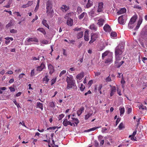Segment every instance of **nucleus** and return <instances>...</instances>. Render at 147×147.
<instances>
[{"mask_svg": "<svg viewBox=\"0 0 147 147\" xmlns=\"http://www.w3.org/2000/svg\"><path fill=\"white\" fill-rule=\"evenodd\" d=\"M10 32L11 33H16L17 32V30H16L12 29L10 30Z\"/></svg>", "mask_w": 147, "mask_h": 147, "instance_id": "obj_52", "label": "nucleus"}, {"mask_svg": "<svg viewBox=\"0 0 147 147\" xmlns=\"http://www.w3.org/2000/svg\"><path fill=\"white\" fill-rule=\"evenodd\" d=\"M83 35V32L82 31L77 34V38L78 39H80L82 38Z\"/></svg>", "mask_w": 147, "mask_h": 147, "instance_id": "obj_36", "label": "nucleus"}, {"mask_svg": "<svg viewBox=\"0 0 147 147\" xmlns=\"http://www.w3.org/2000/svg\"><path fill=\"white\" fill-rule=\"evenodd\" d=\"M105 20L103 18H100L98 20L97 24L99 27L102 26L103 25L105 22Z\"/></svg>", "mask_w": 147, "mask_h": 147, "instance_id": "obj_14", "label": "nucleus"}, {"mask_svg": "<svg viewBox=\"0 0 147 147\" xmlns=\"http://www.w3.org/2000/svg\"><path fill=\"white\" fill-rule=\"evenodd\" d=\"M9 88L11 92H14L15 91V89L13 87H9Z\"/></svg>", "mask_w": 147, "mask_h": 147, "instance_id": "obj_63", "label": "nucleus"}, {"mask_svg": "<svg viewBox=\"0 0 147 147\" xmlns=\"http://www.w3.org/2000/svg\"><path fill=\"white\" fill-rule=\"evenodd\" d=\"M66 81L67 83V84H68L69 82H74L75 81H74L72 76H69V77H67Z\"/></svg>", "mask_w": 147, "mask_h": 147, "instance_id": "obj_16", "label": "nucleus"}, {"mask_svg": "<svg viewBox=\"0 0 147 147\" xmlns=\"http://www.w3.org/2000/svg\"><path fill=\"white\" fill-rule=\"evenodd\" d=\"M124 125L123 123H120L118 126L119 129L120 130H122V129L124 128Z\"/></svg>", "mask_w": 147, "mask_h": 147, "instance_id": "obj_39", "label": "nucleus"}, {"mask_svg": "<svg viewBox=\"0 0 147 147\" xmlns=\"http://www.w3.org/2000/svg\"><path fill=\"white\" fill-rule=\"evenodd\" d=\"M105 46L103 44H100L99 46H98L99 51H101L102 50L105 48Z\"/></svg>", "mask_w": 147, "mask_h": 147, "instance_id": "obj_34", "label": "nucleus"}, {"mask_svg": "<svg viewBox=\"0 0 147 147\" xmlns=\"http://www.w3.org/2000/svg\"><path fill=\"white\" fill-rule=\"evenodd\" d=\"M13 102L14 103H15V105H16L18 108H19V107H20L19 104L17 103L16 100H14Z\"/></svg>", "mask_w": 147, "mask_h": 147, "instance_id": "obj_55", "label": "nucleus"}, {"mask_svg": "<svg viewBox=\"0 0 147 147\" xmlns=\"http://www.w3.org/2000/svg\"><path fill=\"white\" fill-rule=\"evenodd\" d=\"M24 76H25V74H21L19 75L18 78L19 79H22L23 78Z\"/></svg>", "mask_w": 147, "mask_h": 147, "instance_id": "obj_59", "label": "nucleus"}, {"mask_svg": "<svg viewBox=\"0 0 147 147\" xmlns=\"http://www.w3.org/2000/svg\"><path fill=\"white\" fill-rule=\"evenodd\" d=\"M127 19V16L125 15H123L120 16L118 18V22L121 24H125Z\"/></svg>", "mask_w": 147, "mask_h": 147, "instance_id": "obj_4", "label": "nucleus"}, {"mask_svg": "<svg viewBox=\"0 0 147 147\" xmlns=\"http://www.w3.org/2000/svg\"><path fill=\"white\" fill-rule=\"evenodd\" d=\"M61 127H48V128H47V130H50V129H53V130H54V129H55L56 128L59 129Z\"/></svg>", "mask_w": 147, "mask_h": 147, "instance_id": "obj_45", "label": "nucleus"}, {"mask_svg": "<svg viewBox=\"0 0 147 147\" xmlns=\"http://www.w3.org/2000/svg\"><path fill=\"white\" fill-rule=\"evenodd\" d=\"M48 69L49 71V74H51L54 72L55 70L52 64H48Z\"/></svg>", "mask_w": 147, "mask_h": 147, "instance_id": "obj_11", "label": "nucleus"}, {"mask_svg": "<svg viewBox=\"0 0 147 147\" xmlns=\"http://www.w3.org/2000/svg\"><path fill=\"white\" fill-rule=\"evenodd\" d=\"M93 0H88L87 3L86 5V7L88 8L92 6L93 5Z\"/></svg>", "mask_w": 147, "mask_h": 147, "instance_id": "obj_22", "label": "nucleus"}, {"mask_svg": "<svg viewBox=\"0 0 147 147\" xmlns=\"http://www.w3.org/2000/svg\"><path fill=\"white\" fill-rule=\"evenodd\" d=\"M36 106L37 108L41 109L42 111L43 110V104L40 102H37V103Z\"/></svg>", "mask_w": 147, "mask_h": 147, "instance_id": "obj_30", "label": "nucleus"}, {"mask_svg": "<svg viewBox=\"0 0 147 147\" xmlns=\"http://www.w3.org/2000/svg\"><path fill=\"white\" fill-rule=\"evenodd\" d=\"M37 30L41 32L43 34H45L46 33V32L42 28H38V29H37Z\"/></svg>", "mask_w": 147, "mask_h": 147, "instance_id": "obj_42", "label": "nucleus"}, {"mask_svg": "<svg viewBox=\"0 0 147 147\" xmlns=\"http://www.w3.org/2000/svg\"><path fill=\"white\" fill-rule=\"evenodd\" d=\"M67 25L71 26L73 25V20L71 18H68L67 20Z\"/></svg>", "mask_w": 147, "mask_h": 147, "instance_id": "obj_25", "label": "nucleus"}, {"mask_svg": "<svg viewBox=\"0 0 147 147\" xmlns=\"http://www.w3.org/2000/svg\"><path fill=\"white\" fill-rule=\"evenodd\" d=\"M64 115L63 114H61L60 115H59V117H58V119L59 120H61L62 118L64 117Z\"/></svg>", "mask_w": 147, "mask_h": 147, "instance_id": "obj_53", "label": "nucleus"}, {"mask_svg": "<svg viewBox=\"0 0 147 147\" xmlns=\"http://www.w3.org/2000/svg\"><path fill=\"white\" fill-rule=\"evenodd\" d=\"M39 5H38V4H37L36 6V7H35V10H34V11L35 12H36L37 11L38 9V8L39 7Z\"/></svg>", "mask_w": 147, "mask_h": 147, "instance_id": "obj_62", "label": "nucleus"}, {"mask_svg": "<svg viewBox=\"0 0 147 147\" xmlns=\"http://www.w3.org/2000/svg\"><path fill=\"white\" fill-rule=\"evenodd\" d=\"M104 30L106 32H110L111 31V28L108 24H105L103 27Z\"/></svg>", "mask_w": 147, "mask_h": 147, "instance_id": "obj_17", "label": "nucleus"}, {"mask_svg": "<svg viewBox=\"0 0 147 147\" xmlns=\"http://www.w3.org/2000/svg\"><path fill=\"white\" fill-rule=\"evenodd\" d=\"M49 75L47 74L45 76V77L42 79V81L44 82L45 84H47L49 80Z\"/></svg>", "mask_w": 147, "mask_h": 147, "instance_id": "obj_19", "label": "nucleus"}, {"mask_svg": "<svg viewBox=\"0 0 147 147\" xmlns=\"http://www.w3.org/2000/svg\"><path fill=\"white\" fill-rule=\"evenodd\" d=\"M46 68L45 65L43 62H42L40 65L37 66L36 67V71H42L43 69Z\"/></svg>", "mask_w": 147, "mask_h": 147, "instance_id": "obj_6", "label": "nucleus"}, {"mask_svg": "<svg viewBox=\"0 0 147 147\" xmlns=\"http://www.w3.org/2000/svg\"><path fill=\"white\" fill-rule=\"evenodd\" d=\"M71 121L72 123H73V125L75 126V124L76 126H77L78 124L80 123V121L77 118H75L74 117H71Z\"/></svg>", "mask_w": 147, "mask_h": 147, "instance_id": "obj_10", "label": "nucleus"}, {"mask_svg": "<svg viewBox=\"0 0 147 147\" xmlns=\"http://www.w3.org/2000/svg\"><path fill=\"white\" fill-rule=\"evenodd\" d=\"M5 39L6 40L5 43L6 44H9L10 42V40L13 41V40L12 37H7L5 38Z\"/></svg>", "mask_w": 147, "mask_h": 147, "instance_id": "obj_27", "label": "nucleus"}, {"mask_svg": "<svg viewBox=\"0 0 147 147\" xmlns=\"http://www.w3.org/2000/svg\"><path fill=\"white\" fill-rule=\"evenodd\" d=\"M12 25V22H10L9 23L6 25V27L7 28H9V27L11 26Z\"/></svg>", "mask_w": 147, "mask_h": 147, "instance_id": "obj_57", "label": "nucleus"}, {"mask_svg": "<svg viewBox=\"0 0 147 147\" xmlns=\"http://www.w3.org/2000/svg\"><path fill=\"white\" fill-rule=\"evenodd\" d=\"M84 111V107H82L78 109L77 111V114L78 116H80L82 113V112Z\"/></svg>", "mask_w": 147, "mask_h": 147, "instance_id": "obj_26", "label": "nucleus"}, {"mask_svg": "<svg viewBox=\"0 0 147 147\" xmlns=\"http://www.w3.org/2000/svg\"><path fill=\"white\" fill-rule=\"evenodd\" d=\"M117 60H116V61L115 62V63L116 64V66L117 67H119L122 64H123V63H124V61H122L119 63H118V62H117Z\"/></svg>", "mask_w": 147, "mask_h": 147, "instance_id": "obj_33", "label": "nucleus"}, {"mask_svg": "<svg viewBox=\"0 0 147 147\" xmlns=\"http://www.w3.org/2000/svg\"><path fill=\"white\" fill-rule=\"evenodd\" d=\"M66 72V71L65 70H63L61 72L60 74L59 75L60 77H61L63 75L65 74Z\"/></svg>", "mask_w": 147, "mask_h": 147, "instance_id": "obj_48", "label": "nucleus"}, {"mask_svg": "<svg viewBox=\"0 0 147 147\" xmlns=\"http://www.w3.org/2000/svg\"><path fill=\"white\" fill-rule=\"evenodd\" d=\"M32 1H28L27 4V7H28V6H30L31 5H32Z\"/></svg>", "mask_w": 147, "mask_h": 147, "instance_id": "obj_64", "label": "nucleus"}, {"mask_svg": "<svg viewBox=\"0 0 147 147\" xmlns=\"http://www.w3.org/2000/svg\"><path fill=\"white\" fill-rule=\"evenodd\" d=\"M49 106H50L51 107H54L55 106V104L54 103V102H50L49 103Z\"/></svg>", "mask_w": 147, "mask_h": 147, "instance_id": "obj_50", "label": "nucleus"}, {"mask_svg": "<svg viewBox=\"0 0 147 147\" xmlns=\"http://www.w3.org/2000/svg\"><path fill=\"white\" fill-rule=\"evenodd\" d=\"M111 92H116V87L114 86H111Z\"/></svg>", "mask_w": 147, "mask_h": 147, "instance_id": "obj_44", "label": "nucleus"}, {"mask_svg": "<svg viewBox=\"0 0 147 147\" xmlns=\"http://www.w3.org/2000/svg\"><path fill=\"white\" fill-rule=\"evenodd\" d=\"M106 80L107 82H110L111 81V78L110 77H109V76L106 78Z\"/></svg>", "mask_w": 147, "mask_h": 147, "instance_id": "obj_60", "label": "nucleus"}, {"mask_svg": "<svg viewBox=\"0 0 147 147\" xmlns=\"http://www.w3.org/2000/svg\"><path fill=\"white\" fill-rule=\"evenodd\" d=\"M47 21L46 20H42V24L45 26L47 27V28H49V25H48V24H47Z\"/></svg>", "mask_w": 147, "mask_h": 147, "instance_id": "obj_32", "label": "nucleus"}, {"mask_svg": "<svg viewBox=\"0 0 147 147\" xmlns=\"http://www.w3.org/2000/svg\"><path fill=\"white\" fill-rule=\"evenodd\" d=\"M69 9V7L68 6L65 5H63L60 7V10L63 12H65L67 11Z\"/></svg>", "mask_w": 147, "mask_h": 147, "instance_id": "obj_12", "label": "nucleus"}, {"mask_svg": "<svg viewBox=\"0 0 147 147\" xmlns=\"http://www.w3.org/2000/svg\"><path fill=\"white\" fill-rule=\"evenodd\" d=\"M119 110L120 111V116H122L123 115L125 111V109L124 107L119 108Z\"/></svg>", "mask_w": 147, "mask_h": 147, "instance_id": "obj_31", "label": "nucleus"}, {"mask_svg": "<svg viewBox=\"0 0 147 147\" xmlns=\"http://www.w3.org/2000/svg\"><path fill=\"white\" fill-rule=\"evenodd\" d=\"M88 31L86 30L85 31V34L84 35V39L85 41H88L89 40V37L88 36L89 35Z\"/></svg>", "mask_w": 147, "mask_h": 147, "instance_id": "obj_20", "label": "nucleus"}, {"mask_svg": "<svg viewBox=\"0 0 147 147\" xmlns=\"http://www.w3.org/2000/svg\"><path fill=\"white\" fill-rule=\"evenodd\" d=\"M137 19L136 16H134L131 17L129 21V24H134L135 22Z\"/></svg>", "mask_w": 147, "mask_h": 147, "instance_id": "obj_24", "label": "nucleus"}, {"mask_svg": "<svg viewBox=\"0 0 147 147\" xmlns=\"http://www.w3.org/2000/svg\"><path fill=\"white\" fill-rule=\"evenodd\" d=\"M109 51H106L105 52H104V53H102V59H104L105 57V56H108V54L109 53Z\"/></svg>", "mask_w": 147, "mask_h": 147, "instance_id": "obj_35", "label": "nucleus"}, {"mask_svg": "<svg viewBox=\"0 0 147 147\" xmlns=\"http://www.w3.org/2000/svg\"><path fill=\"white\" fill-rule=\"evenodd\" d=\"M93 114V112H89V113H87V114L86 115H85L84 119L85 120H87V119H88V118L90 117L91 116H92V115Z\"/></svg>", "mask_w": 147, "mask_h": 147, "instance_id": "obj_29", "label": "nucleus"}, {"mask_svg": "<svg viewBox=\"0 0 147 147\" xmlns=\"http://www.w3.org/2000/svg\"><path fill=\"white\" fill-rule=\"evenodd\" d=\"M102 87V85L101 84H99V85H96L95 87L94 91H98L100 92L101 91V89Z\"/></svg>", "mask_w": 147, "mask_h": 147, "instance_id": "obj_15", "label": "nucleus"}, {"mask_svg": "<svg viewBox=\"0 0 147 147\" xmlns=\"http://www.w3.org/2000/svg\"><path fill=\"white\" fill-rule=\"evenodd\" d=\"M34 74L35 71L34 69L32 70L30 73V76L32 77H33V76H34Z\"/></svg>", "mask_w": 147, "mask_h": 147, "instance_id": "obj_54", "label": "nucleus"}, {"mask_svg": "<svg viewBox=\"0 0 147 147\" xmlns=\"http://www.w3.org/2000/svg\"><path fill=\"white\" fill-rule=\"evenodd\" d=\"M111 36L113 37H116L117 36V34L115 32H111Z\"/></svg>", "mask_w": 147, "mask_h": 147, "instance_id": "obj_46", "label": "nucleus"}, {"mask_svg": "<svg viewBox=\"0 0 147 147\" xmlns=\"http://www.w3.org/2000/svg\"><path fill=\"white\" fill-rule=\"evenodd\" d=\"M125 83V81L124 78H122L121 79V83L122 84V87H123L124 86L123 84H124Z\"/></svg>", "mask_w": 147, "mask_h": 147, "instance_id": "obj_56", "label": "nucleus"}, {"mask_svg": "<svg viewBox=\"0 0 147 147\" xmlns=\"http://www.w3.org/2000/svg\"><path fill=\"white\" fill-rule=\"evenodd\" d=\"M90 29L93 31H96L97 29V27L94 24H92L90 25Z\"/></svg>", "mask_w": 147, "mask_h": 147, "instance_id": "obj_28", "label": "nucleus"}, {"mask_svg": "<svg viewBox=\"0 0 147 147\" xmlns=\"http://www.w3.org/2000/svg\"><path fill=\"white\" fill-rule=\"evenodd\" d=\"M126 8H121L117 12V13L118 15H120L121 14H124V13H126Z\"/></svg>", "mask_w": 147, "mask_h": 147, "instance_id": "obj_18", "label": "nucleus"}, {"mask_svg": "<svg viewBox=\"0 0 147 147\" xmlns=\"http://www.w3.org/2000/svg\"><path fill=\"white\" fill-rule=\"evenodd\" d=\"M56 81V78H53L51 80V85H52L55 83Z\"/></svg>", "mask_w": 147, "mask_h": 147, "instance_id": "obj_51", "label": "nucleus"}, {"mask_svg": "<svg viewBox=\"0 0 147 147\" xmlns=\"http://www.w3.org/2000/svg\"><path fill=\"white\" fill-rule=\"evenodd\" d=\"M113 53L112 52H109L107 58L106 59V60L105 61V63H109L112 61L113 59Z\"/></svg>", "mask_w": 147, "mask_h": 147, "instance_id": "obj_8", "label": "nucleus"}, {"mask_svg": "<svg viewBox=\"0 0 147 147\" xmlns=\"http://www.w3.org/2000/svg\"><path fill=\"white\" fill-rule=\"evenodd\" d=\"M144 28L145 30L144 31L143 30L141 34V36L143 37V39L146 37L145 35L147 36V25H146L145 26Z\"/></svg>", "mask_w": 147, "mask_h": 147, "instance_id": "obj_13", "label": "nucleus"}, {"mask_svg": "<svg viewBox=\"0 0 147 147\" xmlns=\"http://www.w3.org/2000/svg\"><path fill=\"white\" fill-rule=\"evenodd\" d=\"M67 88L68 89H69L70 88L76 89L77 88L76 85L75 81L73 82H69V83L68 84Z\"/></svg>", "mask_w": 147, "mask_h": 147, "instance_id": "obj_5", "label": "nucleus"}, {"mask_svg": "<svg viewBox=\"0 0 147 147\" xmlns=\"http://www.w3.org/2000/svg\"><path fill=\"white\" fill-rule=\"evenodd\" d=\"M142 21H138V23L137 25L136 26V27L134 29L135 30H136L138 29L139 28L140 26V25L142 24Z\"/></svg>", "mask_w": 147, "mask_h": 147, "instance_id": "obj_41", "label": "nucleus"}, {"mask_svg": "<svg viewBox=\"0 0 147 147\" xmlns=\"http://www.w3.org/2000/svg\"><path fill=\"white\" fill-rule=\"evenodd\" d=\"M80 89L81 91H83L85 88V86L83 85V84H81V86L80 87Z\"/></svg>", "mask_w": 147, "mask_h": 147, "instance_id": "obj_47", "label": "nucleus"}, {"mask_svg": "<svg viewBox=\"0 0 147 147\" xmlns=\"http://www.w3.org/2000/svg\"><path fill=\"white\" fill-rule=\"evenodd\" d=\"M73 123H72L71 120H68L67 119H64V120L63 121V125L65 126H66L67 125H69L72 126H73Z\"/></svg>", "mask_w": 147, "mask_h": 147, "instance_id": "obj_7", "label": "nucleus"}, {"mask_svg": "<svg viewBox=\"0 0 147 147\" xmlns=\"http://www.w3.org/2000/svg\"><path fill=\"white\" fill-rule=\"evenodd\" d=\"M98 128V127H92V128L89 129L88 130H85L84 131L85 132H88L92 131H94L95 130H96V129Z\"/></svg>", "mask_w": 147, "mask_h": 147, "instance_id": "obj_37", "label": "nucleus"}, {"mask_svg": "<svg viewBox=\"0 0 147 147\" xmlns=\"http://www.w3.org/2000/svg\"><path fill=\"white\" fill-rule=\"evenodd\" d=\"M21 70L20 69L15 70V72L16 73V74H18L20 72H21Z\"/></svg>", "mask_w": 147, "mask_h": 147, "instance_id": "obj_61", "label": "nucleus"}, {"mask_svg": "<svg viewBox=\"0 0 147 147\" xmlns=\"http://www.w3.org/2000/svg\"><path fill=\"white\" fill-rule=\"evenodd\" d=\"M84 76V73L83 72L80 73L79 74H78L76 76V78L77 79H79V80H80Z\"/></svg>", "mask_w": 147, "mask_h": 147, "instance_id": "obj_23", "label": "nucleus"}, {"mask_svg": "<svg viewBox=\"0 0 147 147\" xmlns=\"http://www.w3.org/2000/svg\"><path fill=\"white\" fill-rule=\"evenodd\" d=\"M52 4L51 1L48 0L47 1L46 4V13L47 16H51L52 13Z\"/></svg>", "mask_w": 147, "mask_h": 147, "instance_id": "obj_2", "label": "nucleus"}, {"mask_svg": "<svg viewBox=\"0 0 147 147\" xmlns=\"http://www.w3.org/2000/svg\"><path fill=\"white\" fill-rule=\"evenodd\" d=\"M93 83V80H91L90 81H89L88 82V86H90L92 85Z\"/></svg>", "mask_w": 147, "mask_h": 147, "instance_id": "obj_58", "label": "nucleus"}, {"mask_svg": "<svg viewBox=\"0 0 147 147\" xmlns=\"http://www.w3.org/2000/svg\"><path fill=\"white\" fill-rule=\"evenodd\" d=\"M82 9L81 7H78L77 8V11L78 14H80L81 13Z\"/></svg>", "mask_w": 147, "mask_h": 147, "instance_id": "obj_43", "label": "nucleus"}, {"mask_svg": "<svg viewBox=\"0 0 147 147\" xmlns=\"http://www.w3.org/2000/svg\"><path fill=\"white\" fill-rule=\"evenodd\" d=\"M85 14H87L85 12H83L80 15H79L78 17L79 19L81 20L83 18Z\"/></svg>", "mask_w": 147, "mask_h": 147, "instance_id": "obj_38", "label": "nucleus"}, {"mask_svg": "<svg viewBox=\"0 0 147 147\" xmlns=\"http://www.w3.org/2000/svg\"><path fill=\"white\" fill-rule=\"evenodd\" d=\"M27 41L28 42H38V40L36 38H30L27 39Z\"/></svg>", "mask_w": 147, "mask_h": 147, "instance_id": "obj_21", "label": "nucleus"}, {"mask_svg": "<svg viewBox=\"0 0 147 147\" xmlns=\"http://www.w3.org/2000/svg\"><path fill=\"white\" fill-rule=\"evenodd\" d=\"M41 57V56H38L37 57H32V59L34 60H39L40 57Z\"/></svg>", "mask_w": 147, "mask_h": 147, "instance_id": "obj_49", "label": "nucleus"}, {"mask_svg": "<svg viewBox=\"0 0 147 147\" xmlns=\"http://www.w3.org/2000/svg\"><path fill=\"white\" fill-rule=\"evenodd\" d=\"M104 4L103 2H100L98 3V7L97 11L98 12H101L104 10Z\"/></svg>", "mask_w": 147, "mask_h": 147, "instance_id": "obj_9", "label": "nucleus"}, {"mask_svg": "<svg viewBox=\"0 0 147 147\" xmlns=\"http://www.w3.org/2000/svg\"><path fill=\"white\" fill-rule=\"evenodd\" d=\"M139 109H142V110H146L147 108L146 106H144L143 104H141L140 106H139Z\"/></svg>", "mask_w": 147, "mask_h": 147, "instance_id": "obj_40", "label": "nucleus"}, {"mask_svg": "<svg viewBox=\"0 0 147 147\" xmlns=\"http://www.w3.org/2000/svg\"><path fill=\"white\" fill-rule=\"evenodd\" d=\"M124 48L123 46H121V47L120 45H119L115 48V57L117 60H120L122 58L120 56L123 53L122 49Z\"/></svg>", "mask_w": 147, "mask_h": 147, "instance_id": "obj_1", "label": "nucleus"}, {"mask_svg": "<svg viewBox=\"0 0 147 147\" xmlns=\"http://www.w3.org/2000/svg\"><path fill=\"white\" fill-rule=\"evenodd\" d=\"M98 32L91 34L90 40L89 42V44H91L96 40L99 36Z\"/></svg>", "mask_w": 147, "mask_h": 147, "instance_id": "obj_3", "label": "nucleus"}]
</instances>
